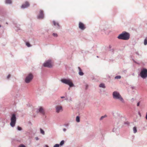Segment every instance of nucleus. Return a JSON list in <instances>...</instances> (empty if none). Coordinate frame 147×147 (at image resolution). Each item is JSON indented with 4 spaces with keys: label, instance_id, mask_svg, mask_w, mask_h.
Segmentation results:
<instances>
[{
    "label": "nucleus",
    "instance_id": "nucleus-1",
    "mask_svg": "<svg viewBox=\"0 0 147 147\" xmlns=\"http://www.w3.org/2000/svg\"><path fill=\"white\" fill-rule=\"evenodd\" d=\"M130 36V35L129 33L126 31H123L119 35L117 38L119 39L127 40L129 39Z\"/></svg>",
    "mask_w": 147,
    "mask_h": 147
},
{
    "label": "nucleus",
    "instance_id": "nucleus-2",
    "mask_svg": "<svg viewBox=\"0 0 147 147\" xmlns=\"http://www.w3.org/2000/svg\"><path fill=\"white\" fill-rule=\"evenodd\" d=\"M113 98L115 99L118 100L123 103L124 102V100L119 92L117 91L113 92L112 94Z\"/></svg>",
    "mask_w": 147,
    "mask_h": 147
},
{
    "label": "nucleus",
    "instance_id": "nucleus-3",
    "mask_svg": "<svg viewBox=\"0 0 147 147\" xmlns=\"http://www.w3.org/2000/svg\"><path fill=\"white\" fill-rule=\"evenodd\" d=\"M61 81L62 83L68 85L70 87L75 86L74 85L70 80L63 79H61Z\"/></svg>",
    "mask_w": 147,
    "mask_h": 147
},
{
    "label": "nucleus",
    "instance_id": "nucleus-4",
    "mask_svg": "<svg viewBox=\"0 0 147 147\" xmlns=\"http://www.w3.org/2000/svg\"><path fill=\"white\" fill-rule=\"evenodd\" d=\"M10 120V125L12 127H13L15 126L16 121V117L15 114L13 113L11 115Z\"/></svg>",
    "mask_w": 147,
    "mask_h": 147
},
{
    "label": "nucleus",
    "instance_id": "nucleus-5",
    "mask_svg": "<svg viewBox=\"0 0 147 147\" xmlns=\"http://www.w3.org/2000/svg\"><path fill=\"white\" fill-rule=\"evenodd\" d=\"M139 75L144 79L146 78L147 77V69L145 68L142 69Z\"/></svg>",
    "mask_w": 147,
    "mask_h": 147
},
{
    "label": "nucleus",
    "instance_id": "nucleus-6",
    "mask_svg": "<svg viewBox=\"0 0 147 147\" xmlns=\"http://www.w3.org/2000/svg\"><path fill=\"white\" fill-rule=\"evenodd\" d=\"M33 76L31 73L29 74L26 78L25 82L27 83H29L33 79Z\"/></svg>",
    "mask_w": 147,
    "mask_h": 147
},
{
    "label": "nucleus",
    "instance_id": "nucleus-7",
    "mask_svg": "<svg viewBox=\"0 0 147 147\" xmlns=\"http://www.w3.org/2000/svg\"><path fill=\"white\" fill-rule=\"evenodd\" d=\"M43 66L44 67L51 68L52 67V65L51 64V60H48L47 61L43 64Z\"/></svg>",
    "mask_w": 147,
    "mask_h": 147
},
{
    "label": "nucleus",
    "instance_id": "nucleus-8",
    "mask_svg": "<svg viewBox=\"0 0 147 147\" xmlns=\"http://www.w3.org/2000/svg\"><path fill=\"white\" fill-rule=\"evenodd\" d=\"M55 109L56 110V112L57 113H59L60 112H62L63 111V109L61 105H57L56 106Z\"/></svg>",
    "mask_w": 147,
    "mask_h": 147
},
{
    "label": "nucleus",
    "instance_id": "nucleus-9",
    "mask_svg": "<svg viewBox=\"0 0 147 147\" xmlns=\"http://www.w3.org/2000/svg\"><path fill=\"white\" fill-rule=\"evenodd\" d=\"M44 13L42 10H40L39 14L37 16V18L38 19H42L44 18Z\"/></svg>",
    "mask_w": 147,
    "mask_h": 147
},
{
    "label": "nucleus",
    "instance_id": "nucleus-10",
    "mask_svg": "<svg viewBox=\"0 0 147 147\" xmlns=\"http://www.w3.org/2000/svg\"><path fill=\"white\" fill-rule=\"evenodd\" d=\"M37 112L40 113L41 114L43 115H44L45 114V112L43 109L42 107H40L37 110Z\"/></svg>",
    "mask_w": 147,
    "mask_h": 147
},
{
    "label": "nucleus",
    "instance_id": "nucleus-11",
    "mask_svg": "<svg viewBox=\"0 0 147 147\" xmlns=\"http://www.w3.org/2000/svg\"><path fill=\"white\" fill-rule=\"evenodd\" d=\"M30 6V4L28 1H26L25 3L23 4L21 6V8L23 9H25L28 8Z\"/></svg>",
    "mask_w": 147,
    "mask_h": 147
},
{
    "label": "nucleus",
    "instance_id": "nucleus-12",
    "mask_svg": "<svg viewBox=\"0 0 147 147\" xmlns=\"http://www.w3.org/2000/svg\"><path fill=\"white\" fill-rule=\"evenodd\" d=\"M79 28L82 30H84L86 28V27L84 24L81 22L79 23Z\"/></svg>",
    "mask_w": 147,
    "mask_h": 147
},
{
    "label": "nucleus",
    "instance_id": "nucleus-13",
    "mask_svg": "<svg viewBox=\"0 0 147 147\" xmlns=\"http://www.w3.org/2000/svg\"><path fill=\"white\" fill-rule=\"evenodd\" d=\"M53 23L54 26H57V28H58V29L60 28V26L58 23L56 22L55 21H53Z\"/></svg>",
    "mask_w": 147,
    "mask_h": 147
},
{
    "label": "nucleus",
    "instance_id": "nucleus-14",
    "mask_svg": "<svg viewBox=\"0 0 147 147\" xmlns=\"http://www.w3.org/2000/svg\"><path fill=\"white\" fill-rule=\"evenodd\" d=\"M99 87L100 88H106V86L105 85V84L103 83H101L99 85Z\"/></svg>",
    "mask_w": 147,
    "mask_h": 147
},
{
    "label": "nucleus",
    "instance_id": "nucleus-15",
    "mask_svg": "<svg viewBox=\"0 0 147 147\" xmlns=\"http://www.w3.org/2000/svg\"><path fill=\"white\" fill-rule=\"evenodd\" d=\"M5 3L6 4H11L12 3V1L11 0H5Z\"/></svg>",
    "mask_w": 147,
    "mask_h": 147
},
{
    "label": "nucleus",
    "instance_id": "nucleus-16",
    "mask_svg": "<svg viewBox=\"0 0 147 147\" xmlns=\"http://www.w3.org/2000/svg\"><path fill=\"white\" fill-rule=\"evenodd\" d=\"M133 130L134 133L135 134V133H136L137 131V129L136 127H134L133 128Z\"/></svg>",
    "mask_w": 147,
    "mask_h": 147
},
{
    "label": "nucleus",
    "instance_id": "nucleus-17",
    "mask_svg": "<svg viewBox=\"0 0 147 147\" xmlns=\"http://www.w3.org/2000/svg\"><path fill=\"white\" fill-rule=\"evenodd\" d=\"M76 121L77 122H79L80 121V117L79 116H77L76 117Z\"/></svg>",
    "mask_w": 147,
    "mask_h": 147
},
{
    "label": "nucleus",
    "instance_id": "nucleus-18",
    "mask_svg": "<svg viewBox=\"0 0 147 147\" xmlns=\"http://www.w3.org/2000/svg\"><path fill=\"white\" fill-rule=\"evenodd\" d=\"M107 117V115H104V116H102L100 118V120H102L103 119H104V118L106 117Z\"/></svg>",
    "mask_w": 147,
    "mask_h": 147
},
{
    "label": "nucleus",
    "instance_id": "nucleus-19",
    "mask_svg": "<svg viewBox=\"0 0 147 147\" xmlns=\"http://www.w3.org/2000/svg\"><path fill=\"white\" fill-rule=\"evenodd\" d=\"M40 133L43 135H45V133L44 131L41 128L40 129Z\"/></svg>",
    "mask_w": 147,
    "mask_h": 147
},
{
    "label": "nucleus",
    "instance_id": "nucleus-20",
    "mask_svg": "<svg viewBox=\"0 0 147 147\" xmlns=\"http://www.w3.org/2000/svg\"><path fill=\"white\" fill-rule=\"evenodd\" d=\"M144 45H147V39L146 38L144 40Z\"/></svg>",
    "mask_w": 147,
    "mask_h": 147
},
{
    "label": "nucleus",
    "instance_id": "nucleus-21",
    "mask_svg": "<svg viewBox=\"0 0 147 147\" xmlns=\"http://www.w3.org/2000/svg\"><path fill=\"white\" fill-rule=\"evenodd\" d=\"M103 26H100V29L101 31H102L103 30L104 31H105V30L104 28H103Z\"/></svg>",
    "mask_w": 147,
    "mask_h": 147
},
{
    "label": "nucleus",
    "instance_id": "nucleus-22",
    "mask_svg": "<svg viewBox=\"0 0 147 147\" xmlns=\"http://www.w3.org/2000/svg\"><path fill=\"white\" fill-rule=\"evenodd\" d=\"M64 140H62L60 144H59V145H60L61 146H62L64 144Z\"/></svg>",
    "mask_w": 147,
    "mask_h": 147
},
{
    "label": "nucleus",
    "instance_id": "nucleus-23",
    "mask_svg": "<svg viewBox=\"0 0 147 147\" xmlns=\"http://www.w3.org/2000/svg\"><path fill=\"white\" fill-rule=\"evenodd\" d=\"M121 76H116L115 78V79H120L121 78Z\"/></svg>",
    "mask_w": 147,
    "mask_h": 147
},
{
    "label": "nucleus",
    "instance_id": "nucleus-24",
    "mask_svg": "<svg viewBox=\"0 0 147 147\" xmlns=\"http://www.w3.org/2000/svg\"><path fill=\"white\" fill-rule=\"evenodd\" d=\"M26 44L27 46L28 47H30L31 46L30 43L28 42H26Z\"/></svg>",
    "mask_w": 147,
    "mask_h": 147
},
{
    "label": "nucleus",
    "instance_id": "nucleus-25",
    "mask_svg": "<svg viewBox=\"0 0 147 147\" xmlns=\"http://www.w3.org/2000/svg\"><path fill=\"white\" fill-rule=\"evenodd\" d=\"M17 129L18 130V131H21L22 130V128L21 127L19 126H18L17 127Z\"/></svg>",
    "mask_w": 147,
    "mask_h": 147
},
{
    "label": "nucleus",
    "instance_id": "nucleus-26",
    "mask_svg": "<svg viewBox=\"0 0 147 147\" xmlns=\"http://www.w3.org/2000/svg\"><path fill=\"white\" fill-rule=\"evenodd\" d=\"M79 74L80 75L82 76H83L84 74L83 72L82 71H79Z\"/></svg>",
    "mask_w": 147,
    "mask_h": 147
},
{
    "label": "nucleus",
    "instance_id": "nucleus-27",
    "mask_svg": "<svg viewBox=\"0 0 147 147\" xmlns=\"http://www.w3.org/2000/svg\"><path fill=\"white\" fill-rule=\"evenodd\" d=\"M18 147H26V146L23 144H21Z\"/></svg>",
    "mask_w": 147,
    "mask_h": 147
},
{
    "label": "nucleus",
    "instance_id": "nucleus-28",
    "mask_svg": "<svg viewBox=\"0 0 147 147\" xmlns=\"http://www.w3.org/2000/svg\"><path fill=\"white\" fill-rule=\"evenodd\" d=\"M53 36L55 37H57L58 36L57 34L53 33Z\"/></svg>",
    "mask_w": 147,
    "mask_h": 147
},
{
    "label": "nucleus",
    "instance_id": "nucleus-29",
    "mask_svg": "<svg viewBox=\"0 0 147 147\" xmlns=\"http://www.w3.org/2000/svg\"><path fill=\"white\" fill-rule=\"evenodd\" d=\"M68 98H69V99H68V101H69V102H71V101H72V98H71V97H69Z\"/></svg>",
    "mask_w": 147,
    "mask_h": 147
},
{
    "label": "nucleus",
    "instance_id": "nucleus-30",
    "mask_svg": "<svg viewBox=\"0 0 147 147\" xmlns=\"http://www.w3.org/2000/svg\"><path fill=\"white\" fill-rule=\"evenodd\" d=\"M59 144H56L53 147H59Z\"/></svg>",
    "mask_w": 147,
    "mask_h": 147
},
{
    "label": "nucleus",
    "instance_id": "nucleus-31",
    "mask_svg": "<svg viewBox=\"0 0 147 147\" xmlns=\"http://www.w3.org/2000/svg\"><path fill=\"white\" fill-rule=\"evenodd\" d=\"M69 124L67 123L64 125V126L66 127H68L69 126Z\"/></svg>",
    "mask_w": 147,
    "mask_h": 147
},
{
    "label": "nucleus",
    "instance_id": "nucleus-32",
    "mask_svg": "<svg viewBox=\"0 0 147 147\" xmlns=\"http://www.w3.org/2000/svg\"><path fill=\"white\" fill-rule=\"evenodd\" d=\"M11 75H10L9 74L8 75V76L7 77V79H9Z\"/></svg>",
    "mask_w": 147,
    "mask_h": 147
},
{
    "label": "nucleus",
    "instance_id": "nucleus-33",
    "mask_svg": "<svg viewBox=\"0 0 147 147\" xmlns=\"http://www.w3.org/2000/svg\"><path fill=\"white\" fill-rule=\"evenodd\" d=\"M78 68L79 70V71H82V69H81V68L80 67H78Z\"/></svg>",
    "mask_w": 147,
    "mask_h": 147
},
{
    "label": "nucleus",
    "instance_id": "nucleus-34",
    "mask_svg": "<svg viewBox=\"0 0 147 147\" xmlns=\"http://www.w3.org/2000/svg\"><path fill=\"white\" fill-rule=\"evenodd\" d=\"M140 103V102H138V103L137 104V106H139Z\"/></svg>",
    "mask_w": 147,
    "mask_h": 147
},
{
    "label": "nucleus",
    "instance_id": "nucleus-35",
    "mask_svg": "<svg viewBox=\"0 0 147 147\" xmlns=\"http://www.w3.org/2000/svg\"><path fill=\"white\" fill-rule=\"evenodd\" d=\"M116 129L115 128H113V132H115V130H116Z\"/></svg>",
    "mask_w": 147,
    "mask_h": 147
},
{
    "label": "nucleus",
    "instance_id": "nucleus-36",
    "mask_svg": "<svg viewBox=\"0 0 147 147\" xmlns=\"http://www.w3.org/2000/svg\"><path fill=\"white\" fill-rule=\"evenodd\" d=\"M131 102H133L134 101V99L133 98L131 99Z\"/></svg>",
    "mask_w": 147,
    "mask_h": 147
},
{
    "label": "nucleus",
    "instance_id": "nucleus-37",
    "mask_svg": "<svg viewBox=\"0 0 147 147\" xmlns=\"http://www.w3.org/2000/svg\"><path fill=\"white\" fill-rule=\"evenodd\" d=\"M63 130L64 132H65L66 131V129L65 128H63Z\"/></svg>",
    "mask_w": 147,
    "mask_h": 147
},
{
    "label": "nucleus",
    "instance_id": "nucleus-38",
    "mask_svg": "<svg viewBox=\"0 0 147 147\" xmlns=\"http://www.w3.org/2000/svg\"><path fill=\"white\" fill-rule=\"evenodd\" d=\"M136 53L138 55H139V54L138 52H136Z\"/></svg>",
    "mask_w": 147,
    "mask_h": 147
},
{
    "label": "nucleus",
    "instance_id": "nucleus-39",
    "mask_svg": "<svg viewBox=\"0 0 147 147\" xmlns=\"http://www.w3.org/2000/svg\"><path fill=\"white\" fill-rule=\"evenodd\" d=\"M132 60L135 63H137V62L134 59H133Z\"/></svg>",
    "mask_w": 147,
    "mask_h": 147
},
{
    "label": "nucleus",
    "instance_id": "nucleus-40",
    "mask_svg": "<svg viewBox=\"0 0 147 147\" xmlns=\"http://www.w3.org/2000/svg\"><path fill=\"white\" fill-rule=\"evenodd\" d=\"M88 85H86V89H87L88 88Z\"/></svg>",
    "mask_w": 147,
    "mask_h": 147
},
{
    "label": "nucleus",
    "instance_id": "nucleus-41",
    "mask_svg": "<svg viewBox=\"0 0 147 147\" xmlns=\"http://www.w3.org/2000/svg\"><path fill=\"white\" fill-rule=\"evenodd\" d=\"M145 118H146V119L147 120V112L146 113Z\"/></svg>",
    "mask_w": 147,
    "mask_h": 147
},
{
    "label": "nucleus",
    "instance_id": "nucleus-42",
    "mask_svg": "<svg viewBox=\"0 0 147 147\" xmlns=\"http://www.w3.org/2000/svg\"><path fill=\"white\" fill-rule=\"evenodd\" d=\"M131 88L133 89H135V87H134V86H132V87H131Z\"/></svg>",
    "mask_w": 147,
    "mask_h": 147
},
{
    "label": "nucleus",
    "instance_id": "nucleus-43",
    "mask_svg": "<svg viewBox=\"0 0 147 147\" xmlns=\"http://www.w3.org/2000/svg\"><path fill=\"white\" fill-rule=\"evenodd\" d=\"M68 98H66L65 99V100H67V101H68Z\"/></svg>",
    "mask_w": 147,
    "mask_h": 147
},
{
    "label": "nucleus",
    "instance_id": "nucleus-44",
    "mask_svg": "<svg viewBox=\"0 0 147 147\" xmlns=\"http://www.w3.org/2000/svg\"><path fill=\"white\" fill-rule=\"evenodd\" d=\"M45 147H49L48 145H45Z\"/></svg>",
    "mask_w": 147,
    "mask_h": 147
},
{
    "label": "nucleus",
    "instance_id": "nucleus-45",
    "mask_svg": "<svg viewBox=\"0 0 147 147\" xmlns=\"http://www.w3.org/2000/svg\"><path fill=\"white\" fill-rule=\"evenodd\" d=\"M35 139H36V140H39V138H38V137H36L35 138Z\"/></svg>",
    "mask_w": 147,
    "mask_h": 147
},
{
    "label": "nucleus",
    "instance_id": "nucleus-46",
    "mask_svg": "<svg viewBox=\"0 0 147 147\" xmlns=\"http://www.w3.org/2000/svg\"><path fill=\"white\" fill-rule=\"evenodd\" d=\"M65 98V97L63 96H61V98Z\"/></svg>",
    "mask_w": 147,
    "mask_h": 147
},
{
    "label": "nucleus",
    "instance_id": "nucleus-47",
    "mask_svg": "<svg viewBox=\"0 0 147 147\" xmlns=\"http://www.w3.org/2000/svg\"><path fill=\"white\" fill-rule=\"evenodd\" d=\"M125 124H127L128 123H127L125 122Z\"/></svg>",
    "mask_w": 147,
    "mask_h": 147
},
{
    "label": "nucleus",
    "instance_id": "nucleus-48",
    "mask_svg": "<svg viewBox=\"0 0 147 147\" xmlns=\"http://www.w3.org/2000/svg\"><path fill=\"white\" fill-rule=\"evenodd\" d=\"M6 24H8V23H7V22H6Z\"/></svg>",
    "mask_w": 147,
    "mask_h": 147
},
{
    "label": "nucleus",
    "instance_id": "nucleus-49",
    "mask_svg": "<svg viewBox=\"0 0 147 147\" xmlns=\"http://www.w3.org/2000/svg\"><path fill=\"white\" fill-rule=\"evenodd\" d=\"M1 27V25L0 24V27Z\"/></svg>",
    "mask_w": 147,
    "mask_h": 147
},
{
    "label": "nucleus",
    "instance_id": "nucleus-50",
    "mask_svg": "<svg viewBox=\"0 0 147 147\" xmlns=\"http://www.w3.org/2000/svg\"><path fill=\"white\" fill-rule=\"evenodd\" d=\"M139 115H140V114L139 112Z\"/></svg>",
    "mask_w": 147,
    "mask_h": 147
},
{
    "label": "nucleus",
    "instance_id": "nucleus-51",
    "mask_svg": "<svg viewBox=\"0 0 147 147\" xmlns=\"http://www.w3.org/2000/svg\"><path fill=\"white\" fill-rule=\"evenodd\" d=\"M109 48H111V46H109Z\"/></svg>",
    "mask_w": 147,
    "mask_h": 147
},
{
    "label": "nucleus",
    "instance_id": "nucleus-52",
    "mask_svg": "<svg viewBox=\"0 0 147 147\" xmlns=\"http://www.w3.org/2000/svg\"><path fill=\"white\" fill-rule=\"evenodd\" d=\"M132 75H134V74H132Z\"/></svg>",
    "mask_w": 147,
    "mask_h": 147
},
{
    "label": "nucleus",
    "instance_id": "nucleus-53",
    "mask_svg": "<svg viewBox=\"0 0 147 147\" xmlns=\"http://www.w3.org/2000/svg\"><path fill=\"white\" fill-rule=\"evenodd\" d=\"M69 89H70V88H69V89H69Z\"/></svg>",
    "mask_w": 147,
    "mask_h": 147
}]
</instances>
